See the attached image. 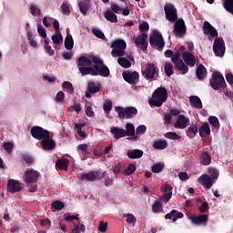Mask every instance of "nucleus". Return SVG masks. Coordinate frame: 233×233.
<instances>
[{
	"instance_id": "nucleus-1",
	"label": "nucleus",
	"mask_w": 233,
	"mask_h": 233,
	"mask_svg": "<svg viewBox=\"0 0 233 233\" xmlns=\"http://www.w3.org/2000/svg\"><path fill=\"white\" fill-rule=\"evenodd\" d=\"M167 99H168V91L166 87L160 86L153 92L152 98L149 99V105L159 107L163 106V103H167Z\"/></svg>"
},
{
	"instance_id": "nucleus-2",
	"label": "nucleus",
	"mask_w": 233,
	"mask_h": 233,
	"mask_svg": "<svg viewBox=\"0 0 233 233\" xmlns=\"http://www.w3.org/2000/svg\"><path fill=\"white\" fill-rule=\"evenodd\" d=\"M209 85L213 90L227 88V82H225V77L219 73V71H214L212 73Z\"/></svg>"
},
{
	"instance_id": "nucleus-3",
	"label": "nucleus",
	"mask_w": 233,
	"mask_h": 233,
	"mask_svg": "<svg viewBox=\"0 0 233 233\" xmlns=\"http://www.w3.org/2000/svg\"><path fill=\"white\" fill-rule=\"evenodd\" d=\"M115 110L117 112L119 119H132L137 116V108L135 106H116Z\"/></svg>"
},
{
	"instance_id": "nucleus-4",
	"label": "nucleus",
	"mask_w": 233,
	"mask_h": 233,
	"mask_svg": "<svg viewBox=\"0 0 233 233\" xmlns=\"http://www.w3.org/2000/svg\"><path fill=\"white\" fill-rule=\"evenodd\" d=\"M111 48H114L111 51L113 57H123L125 56V50L127 49V42L123 39L115 40L111 45Z\"/></svg>"
},
{
	"instance_id": "nucleus-5",
	"label": "nucleus",
	"mask_w": 233,
	"mask_h": 233,
	"mask_svg": "<svg viewBox=\"0 0 233 233\" xmlns=\"http://www.w3.org/2000/svg\"><path fill=\"white\" fill-rule=\"evenodd\" d=\"M149 45L153 48L163 50V48H165V39H163V35H161L159 31L154 30L153 35L149 37Z\"/></svg>"
},
{
	"instance_id": "nucleus-6",
	"label": "nucleus",
	"mask_w": 233,
	"mask_h": 233,
	"mask_svg": "<svg viewBox=\"0 0 233 233\" xmlns=\"http://www.w3.org/2000/svg\"><path fill=\"white\" fill-rule=\"evenodd\" d=\"M31 136L35 139L43 141L44 139H50V131H48L39 126H35V127H31Z\"/></svg>"
},
{
	"instance_id": "nucleus-7",
	"label": "nucleus",
	"mask_w": 233,
	"mask_h": 233,
	"mask_svg": "<svg viewBox=\"0 0 233 233\" xmlns=\"http://www.w3.org/2000/svg\"><path fill=\"white\" fill-rule=\"evenodd\" d=\"M213 52L217 57H223V56H225V40H223L222 37L215 39Z\"/></svg>"
},
{
	"instance_id": "nucleus-8",
	"label": "nucleus",
	"mask_w": 233,
	"mask_h": 233,
	"mask_svg": "<svg viewBox=\"0 0 233 233\" xmlns=\"http://www.w3.org/2000/svg\"><path fill=\"white\" fill-rule=\"evenodd\" d=\"M164 11L167 21H170V23H175V21H177V9H176L174 5L166 4L164 6Z\"/></svg>"
},
{
	"instance_id": "nucleus-9",
	"label": "nucleus",
	"mask_w": 233,
	"mask_h": 233,
	"mask_svg": "<svg viewBox=\"0 0 233 233\" xmlns=\"http://www.w3.org/2000/svg\"><path fill=\"white\" fill-rule=\"evenodd\" d=\"M173 34L176 35V37H183V35L187 34V25H185V20H183V18L176 21Z\"/></svg>"
},
{
	"instance_id": "nucleus-10",
	"label": "nucleus",
	"mask_w": 233,
	"mask_h": 233,
	"mask_svg": "<svg viewBox=\"0 0 233 233\" xmlns=\"http://www.w3.org/2000/svg\"><path fill=\"white\" fill-rule=\"evenodd\" d=\"M156 74H157V68H156V65L154 63H147L145 70L142 71V76H144L146 79H154V77H156Z\"/></svg>"
},
{
	"instance_id": "nucleus-11",
	"label": "nucleus",
	"mask_w": 233,
	"mask_h": 233,
	"mask_svg": "<svg viewBox=\"0 0 233 233\" xmlns=\"http://www.w3.org/2000/svg\"><path fill=\"white\" fill-rule=\"evenodd\" d=\"M122 76L124 80H126L127 83H129V85H137V83H139V73H137V71L124 72Z\"/></svg>"
},
{
	"instance_id": "nucleus-12",
	"label": "nucleus",
	"mask_w": 233,
	"mask_h": 233,
	"mask_svg": "<svg viewBox=\"0 0 233 233\" xmlns=\"http://www.w3.org/2000/svg\"><path fill=\"white\" fill-rule=\"evenodd\" d=\"M188 219L191 220L193 225H197L198 227L204 225L207 227V224L208 223V215H189Z\"/></svg>"
},
{
	"instance_id": "nucleus-13",
	"label": "nucleus",
	"mask_w": 233,
	"mask_h": 233,
	"mask_svg": "<svg viewBox=\"0 0 233 233\" xmlns=\"http://www.w3.org/2000/svg\"><path fill=\"white\" fill-rule=\"evenodd\" d=\"M147 39H148V35H147V33H142L135 39V44L143 52H146L148 48V41H147Z\"/></svg>"
},
{
	"instance_id": "nucleus-14",
	"label": "nucleus",
	"mask_w": 233,
	"mask_h": 233,
	"mask_svg": "<svg viewBox=\"0 0 233 233\" xmlns=\"http://www.w3.org/2000/svg\"><path fill=\"white\" fill-rule=\"evenodd\" d=\"M103 177H105V173L101 171H91L81 176L82 180L86 179L87 181H96V179H103Z\"/></svg>"
},
{
	"instance_id": "nucleus-15",
	"label": "nucleus",
	"mask_w": 233,
	"mask_h": 233,
	"mask_svg": "<svg viewBox=\"0 0 233 233\" xmlns=\"http://www.w3.org/2000/svg\"><path fill=\"white\" fill-rule=\"evenodd\" d=\"M101 90V85H96V82L89 81L87 83L86 91L85 93V96L87 99H90L92 97V94H97Z\"/></svg>"
},
{
	"instance_id": "nucleus-16",
	"label": "nucleus",
	"mask_w": 233,
	"mask_h": 233,
	"mask_svg": "<svg viewBox=\"0 0 233 233\" xmlns=\"http://www.w3.org/2000/svg\"><path fill=\"white\" fill-rule=\"evenodd\" d=\"M25 183H37L40 174L32 168H29L25 172Z\"/></svg>"
},
{
	"instance_id": "nucleus-17",
	"label": "nucleus",
	"mask_w": 233,
	"mask_h": 233,
	"mask_svg": "<svg viewBox=\"0 0 233 233\" xmlns=\"http://www.w3.org/2000/svg\"><path fill=\"white\" fill-rule=\"evenodd\" d=\"M203 32L205 35H210V37H218V30L216 27H213L210 22L205 21L203 24Z\"/></svg>"
},
{
	"instance_id": "nucleus-18",
	"label": "nucleus",
	"mask_w": 233,
	"mask_h": 233,
	"mask_svg": "<svg viewBox=\"0 0 233 233\" xmlns=\"http://www.w3.org/2000/svg\"><path fill=\"white\" fill-rule=\"evenodd\" d=\"M161 190L165 194L161 197V201H166V203H168L172 198V186H170L168 182H166V184L161 187Z\"/></svg>"
},
{
	"instance_id": "nucleus-19",
	"label": "nucleus",
	"mask_w": 233,
	"mask_h": 233,
	"mask_svg": "<svg viewBox=\"0 0 233 233\" xmlns=\"http://www.w3.org/2000/svg\"><path fill=\"white\" fill-rule=\"evenodd\" d=\"M7 190L11 194H15V192H21V183L15 179H9L7 183Z\"/></svg>"
},
{
	"instance_id": "nucleus-20",
	"label": "nucleus",
	"mask_w": 233,
	"mask_h": 233,
	"mask_svg": "<svg viewBox=\"0 0 233 233\" xmlns=\"http://www.w3.org/2000/svg\"><path fill=\"white\" fill-rule=\"evenodd\" d=\"M190 119H188L185 115H178L176 123L174 124L175 128H187L188 127Z\"/></svg>"
},
{
	"instance_id": "nucleus-21",
	"label": "nucleus",
	"mask_w": 233,
	"mask_h": 233,
	"mask_svg": "<svg viewBox=\"0 0 233 233\" xmlns=\"http://www.w3.org/2000/svg\"><path fill=\"white\" fill-rule=\"evenodd\" d=\"M182 59L187 66H196V56L192 53L183 52Z\"/></svg>"
},
{
	"instance_id": "nucleus-22",
	"label": "nucleus",
	"mask_w": 233,
	"mask_h": 233,
	"mask_svg": "<svg viewBox=\"0 0 233 233\" xmlns=\"http://www.w3.org/2000/svg\"><path fill=\"white\" fill-rule=\"evenodd\" d=\"M183 218H185V215L177 209H172L165 216V219H172L173 223H176L177 219H183Z\"/></svg>"
},
{
	"instance_id": "nucleus-23",
	"label": "nucleus",
	"mask_w": 233,
	"mask_h": 233,
	"mask_svg": "<svg viewBox=\"0 0 233 233\" xmlns=\"http://www.w3.org/2000/svg\"><path fill=\"white\" fill-rule=\"evenodd\" d=\"M198 183H200V185H203V187L208 189L212 188V185H214L212 177H208V175L207 174H203L201 177H199Z\"/></svg>"
},
{
	"instance_id": "nucleus-24",
	"label": "nucleus",
	"mask_w": 233,
	"mask_h": 233,
	"mask_svg": "<svg viewBox=\"0 0 233 233\" xmlns=\"http://www.w3.org/2000/svg\"><path fill=\"white\" fill-rule=\"evenodd\" d=\"M41 146L44 150H54L56 148V142H54L52 137L49 135V138H44L41 141Z\"/></svg>"
},
{
	"instance_id": "nucleus-25",
	"label": "nucleus",
	"mask_w": 233,
	"mask_h": 233,
	"mask_svg": "<svg viewBox=\"0 0 233 233\" xmlns=\"http://www.w3.org/2000/svg\"><path fill=\"white\" fill-rule=\"evenodd\" d=\"M94 69L97 72V76H101L102 77H108V76H110V69H108V66H105V64L101 66H94Z\"/></svg>"
},
{
	"instance_id": "nucleus-26",
	"label": "nucleus",
	"mask_w": 233,
	"mask_h": 233,
	"mask_svg": "<svg viewBox=\"0 0 233 233\" xmlns=\"http://www.w3.org/2000/svg\"><path fill=\"white\" fill-rule=\"evenodd\" d=\"M111 134L114 136V139H121V137H127L125 129L118 127H111Z\"/></svg>"
},
{
	"instance_id": "nucleus-27",
	"label": "nucleus",
	"mask_w": 233,
	"mask_h": 233,
	"mask_svg": "<svg viewBox=\"0 0 233 233\" xmlns=\"http://www.w3.org/2000/svg\"><path fill=\"white\" fill-rule=\"evenodd\" d=\"M189 102L193 108H198V110H201L203 108V103L201 102V98L198 96H189Z\"/></svg>"
},
{
	"instance_id": "nucleus-28",
	"label": "nucleus",
	"mask_w": 233,
	"mask_h": 233,
	"mask_svg": "<svg viewBox=\"0 0 233 233\" xmlns=\"http://www.w3.org/2000/svg\"><path fill=\"white\" fill-rule=\"evenodd\" d=\"M68 165H70V161L66 158L57 159L56 162V167L58 170H68Z\"/></svg>"
},
{
	"instance_id": "nucleus-29",
	"label": "nucleus",
	"mask_w": 233,
	"mask_h": 233,
	"mask_svg": "<svg viewBox=\"0 0 233 233\" xmlns=\"http://www.w3.org/2000/svg\"><path fill=\"white\" fill-rule=\"evenodd\" d=\"M78 70L82 76H97V71H96L94 67L80 66L78 67Z\"/></svg>"
},
{
	"instance_id": "nucleus-30",
	"label": "nucleus",
	"mask_w": 233,
	"mask_h": 233,
	"mask_svg": "<svg viewBox=\"0 0 233 233\" xmlns=\"http://www.w3.org/2000/svg\"><path fill=\"white\" fill-rule=\"evenodd\" d=\"M92 66V60L88 56H82L77 59V66Z\"/></svg>"
},
{
	"instance_id": "nucleus-31",
	"label": "nucleus",
	"mask_w": 233,
	"mask_h": 233,
	"mask_svg": "<svg viewBox=\"0 0 233 233\" xmlns=\"http://www.w3.org/2000/svg\"><path fill=\"white\" fill-rule=\"evenodd\" d=\"M127 157L129 159H140L143 157V150L141 149H133L127 152Z\"/></svg>"
},
{
	"instance_id": "nucleus-32",
	"label": "nucleus",
	"mask_w": 233,
	"mask_h": 233,
	"mask_svg": "<svg viewBox=\"0 0 233 233\" xmlns=\"http://www.w3.org/2000/svg\"><path fill=\"white\" fill-rule=\"evenodd\" d=\"M196 76L199 81H203L205 79V76H207V67L203 65H199L196 70Z\"/></svg>"
},
{
	"instance_id": "nucleus-33",
	"label": "nucleus",
	"mask_w": 233,
	"mask_h": 233,
	"mask_svg": "<svg viewBox=\"0 0 233 233\" xmlns=\"http://www.w3.org/2000/svg\"><path fill=\"white\" fill-rule=\"evenodd\" d=\"M200 137H205L206 136H210V126L208 123H204L198 129Z\"/></svg>"
},
{
	"instance_id": "nucleus-34",
	"label": "nucleus",
	"mask_w": 233,
	"mask_h": 233,
	"mask_svg": "<svg viewBox=\"0 0 233 233\" xmlns=\"http://www.w3.org/2000/svg\"><path fill=\"white\" fill-rule=\"evenodd\" d=\"M168 147V143L166 140H157L153 144V147L156 150H165Z\"/></svg>"
},
{
	"instance_id": "nucleus-35",
	"label": "nucleus",
	"mask_w": 233,
	"mask_h": 233,
	"mask_svg": "<svg viewBox=\"0 0 233 233\" xmlns=\"http://www.w3.org/2000/svg\"><path fill=\"white\" fill-rule=\"evenodd\" d=\"M85 123H76L75 124V129L76 130V134H78L79 137L82 138L86 137V132L82 131L83 128H85Z\"/></svg>"
},
{
	"instance_id": "nucleus-36",
	"label": "nucleus",
	"mask_w": 233,
	"mask_h": 233,
	"mask_svg": "<svg viewBox=\"0 0 233 233\" xmlns=\"http://www.w3.org/2000/svg\"><path fill=\"white\" fill-rule=\"evenodd\" d=\"M201 163L202 165H209L210 163H212V157H210V154L208 153V151H203L201 154Z\"/></svg>"
},
{
	"instance_id": "nucleus-37",
	"label": "nucleus",
	"mask_w": 233,
	"mask_h": 233,
	"mask_svg": "<svg viewBox=\"0 0 233 233\" xmlns=\"http://www.w3.org/2000/svg\"><path fill=\"white\" fill-rule=\"evenodd\" d=\"M104 16L107 21H110V23H117V15L111 10L106 11Z\"/></svg>"
},
{
	"instance_id": "nucleus-38",
	"label": "nucleus",
	"mask_w": 233,
	"mask_h": 233,
	"mask_svg": "<svg viewBox=\"0 0 233 233\" xmlns=\"http://www.w3.org/2000/svg\"><path fill=\"white\" fill-rule=\"evenodd\" d=\"M125 134H126V137L128 136H134L136 134V127H134V124L132 123L126 124Z\"/></svg>"
},
{
	"instance_id": "nucleus-39",
	"label": "nucleus",
	"mask_w": 233,
	"mask_h": 233,
	"mask_svg": "<svg viewBox=\"0 0 233 233\" xmlns=\"http://www.w3.org/2000/svg\"><path fill=\"white\" fill-rule=\"evenodd\" d=\"M65 48L66 50H72L74 48V38H72V35H67L65 39Z\"/></svg>"
},
{
	"instance_id": "nucleus-40",
	"label": "nucleus",
	"mask_w": 233,
	"mask_h": 233,
	"mask_svg": "<svg viewBox=\"0 0 233 233\" xmlns=\"http://www.w3.org/2000/svg\"><path fill=\"white\" fill-rule=\"evenodd\" d=\"M117 63L120 65V66H122V68H130V66H132V63L125 57L120 56L117 59Z\"/></svg>"
},
{
	"instance_id": "nucleus-41",
	"label": "nucleus",
	"mask_w": 233,
	"mask_h": 233,
	"mask_svg": "<svg viewBox=\"0 0 233 233\" xmlns=\"http://www.w3.org/2000/svg\"><path fill=\"white\" fill-rule=\"evenodd\" d=\"M199 130V126L198 124H191L187 130V134L189 136H196Z\"/></svg>"
},
{
	"instance_id": "nucleus-42",
	"label": "nucleus",
	"mask_w": 233,
	"mask_h": 233,
	"mask_svg": "<svg viewBox=\"0 0 233 233\" xmlns=\"http://www.w3.org/2000/svg\"><path fill=\"white\" fill-rule=\"evenodd\" d=\"M78 6L80 8V12L84 15H86V12H88V9L90 8V6L88 5V2L87 1L79 2Z\"/></svg>"
},
{
	"instance_id": "nucleus-43",
	"label": "nucleus",
	"mask_w": 233,
	"mask_h": 233,
	"mask_svg": "<svg viewBox=\"0 0 233 233\" xmlns=\"http://www.w3.org/2000/svg\"><path fill=\"white\" fill-rule=\"evenodd\" d=\"M137 168L136 167V165L134 164H129L127 167L123 171L124 176H132L134 172H136Z\"/></svg>"
},
{
	"instance_id": "nucleus-44",
	"label": "nucleus",
	"mask_w": 233,
	"mask_h": 233,
	"mask_svg": "<svg viewBox=\"0 0 233 233\" xmlns=\"http://www.w3.org/2000/svg\"><path fill=\"white\" fill-rule=\"evenodd\" d=\"M93 35H95V37H97L98 39H102L105 40L106 39V36H105V33H103V31H101L98 28H92L91 30Z\"/></svg>"
},
{
	"instance_id": "nucleus-45",
	"label": "nucleus",
	"mask_w": 233,
	"mask_h": 233,
	"mask_svg": "<svg viewBox=\"0 0 233 233\" xmlns=\"http://www.w3.org/2000/svg\"><path fill=\"white\" fill-rule=\"evenodd\" d=\"M223 6L227 12L233 15V0H225Z\"/></svg>"
},
{
	"instance_id": "nucleus-46",
	"label": "nucleus",
	"mask_w": 233,
	"mask_h": 233,
	"mask_svg": "<svg viewBox=\"0 0 233 233\" xmlns=\"http://www.w3.org/2000/svg\"><path fill=\"white\" fill-rule=\"evenodd\" d=\"M175 66L177 70L182 72V74H187L188 72V66L185 65L183 61L177 62Z\"/></svg>"
},
{
	"instance_id": "nucleus-47",
	"label": "nucleus",
	"mask_w": 233,
	"mask_h": 233,
	"mask_svg": "<svg viewBox=\"0 0 233 233\" xmlns=\"http://www.w3.org/2000/svg\"><path fill=\"white\" fill-rule=\"evenodd\" d=\"M165 74L170 77L174 74V66L170 63H166L164 66Z\"/></svg>"
},
{
	"instance_id": "nucleus-48",
	"label": "nucleus",
	"mask_w": 233,
	"mask_h": 233,
	"mask_svg": "<svg viewBox=\"0 0 233 233\" xmlns=\"http://www.w3.org/2000/svg\"><path fill=\"white\" fill-rule=\"evenodd\" d=\"M164 168H165V165H163L161 163L154 164L151 167V170H152L153 174H159V172H163Z\"/></svg>"
},
{
	"instance_id": "nucleus-49",
	"label": "nucleus",
	"mask_w": 233,
	"mask_h": 233,
	"mask_svg": "<svg viewBox=\"0 0 233 233\" xmlns=\"http://www.w3.org/2000/svg\"><path fill=\"white\" fill-rule=\"evenodd\" d=\"M165 137L172 141H179V139H181V136L177 135L176 132H167L165 134Z\"/></svg>"
},
{
	"instance_id": "nucleus-50",
	"label": "nucleus",
	"mask_w": 233,
	"mask_h": 233,
	"mask_svg": "<svg viewBox=\"0 0 233 233\" xmlns=\"http://www.w3.org/2000/svg\"><path fill=\"white\" fill-rule=\"evenodd\" d=\"M163 210V204L160 201H155V203L152 206V211L155 214H159Z\"/></svg>"
},
{
	"instance_id": "nucleus-51",
	"label": "nucleus",
	"mask_w": 233,
	"mask_h": 233,
	"mask_svg": "<svg viewBox=\"0 0 233 233\" xmlns=\"http://www.w3.org/2000/svg\"><path fill=\"white\" fill-rule=\"evenodd\" d=\"M208 122L209 124H211L212 127H214V128H216V130H219V119H218L217 116H209Z\"/></svg>"
},
{
	"instance_id": "nucleus-52",
	"label": "nucleus",
	"mask_w": 233,
	"mask_h": 233,
	"mask_svg": "<svg viewBox=\"0 0 233 233\" xmlns=\"http://www.w3.org/2000/svg\"><path fill=\"white\" fill-rule=\"evenodd\" d=\"M51 208H54L55 210H63V208H65V203L59 200L54 201L51 204Z\"/></svg>"
},
{
	"instance_id": "nucleus-53",
	"label": "nucleus",
	"mask_w": 233,
	"mask_h": 233,
	"mask_svg": "<svg viewBox=\"0 0 233 233\" xmlns=\"http://www.w3.org/2000/svg\"><path fill=\"white\" fill-rule=\"evenodd\" d=\"M54 45H61V42L63 41V35L61 33H57L56 35H53L51 37Z\"/></svg>"
},
{
	"instance_id": "nucleus-54",
	"label": "nucleus",
	"mask_w": 233,
	"mask_h": 233,
	"mask_svg": "<svg viewBox=\"0 0 233 233\" xmlns=\"http://www.w3.org/2000/svg\"><path fill=\"white\" fill-rule=\"evenodd\" d=\"M62 87L67 90L69 94H74V86L71 82L64 81L62 84Z\"/></svg>"
},
{
	"instance_id": "nucleus-55",
	"label": "nucleus",
	"mask_w": 233,
	"mask_h": 233,
	"mask_svg": "<svg viewBox=\"0 0 233 233\" xmlns=\"http://www.w3.org/2000/svg\"><path fill=\"white\" fill-rule=\"evenodd\" d=\"M208 173L210 174L212 180L218 179V177H219V171L214 167H210L208 169Z\"/></svg>"
},
{
	"instance_id": "nucleus-56",
	"label": "nucleus",
	"mask_w": 233,
	"mask_h": 233,
	"mask_svg": "<svg viewBox=\"0 0 233 233\" xmlns=\"http://www.w3.org/2000/svg\"><path fill=\"white\" fill-rule=\"evenodd\" d=\"M139 30L142 34H145V32L150 30V25L147 22H143L142 24H139Z\"/></svg>"
},
{
	"instance_id": "nucleus-57",
	"label": "nucleus",
	"mask_w": 233,
	"mask_h": 233,
	"mask_svg": "<svg viewBox=\"0 0 233 233\" xmlns=\"http://www.w3.org/2000/svg\"><path fill=\"white\" fill-rule=\"evenodd\" d=\"M55 101H56V103H63V101H65V93L63 91H59L56 94Z\"/></svg>"
},
{
	"instance_id": "nucleus-58",
	"label": "nucleus",
	"mask_w": 233,
	"mask_h": 233,
	"mask_svg": "<svg viewBox=\"0 0 233 233\" xmlns=\"http://www.w3.org/2000/svg\"><path fill=\"white\" fill-rule=\"evenodd\" d=\"M61 12L64 15H70V7L66 3H63L61 5Z\"/></svg>"
},
{
	"instance_id": "nucleus-59",
	"label": "nucleus",
	"mask_w": 233,
	"mask_h": 233,
	"mask_svg": "<svg viewBox=\"0 0 233 233\" xmlns=\"http://www.w3.org/2000/svg\"><path fill=\"white\" fill-rule=\"evenodd\" d=\"M103 109L105 112H110V110H112V101L106 100V102L103 104Z\"/></svg>"
},
{
	"instance_id": "nucleus-60",
	"label": "nucleus",
	"mask_w": 233,
	"mask_h": 233,
	"mask_svg": "<svg viewBox=\"0 0 233 233\" xmlns=\"http://www.w3.org/2000/svg\"><path fill=\"white\" fill-rule=\"evenodd\" d=\"M37 32L41 37L46 38V29L39 24L37 25Z\"/></svg>"
},
{
	"instance_id": "nucleus-61",
	"label": "nucleus",
	"mask_w": 233,
	"mask_h": 233,
	"mask_svg": "<svg viewBox=\"0 0 233 233\" xmlns=\"http://www.w3.org/2000/svg\"><path fill=\"white\" fill-rule=\"evenodd\" d=\"M4 149L5 150V152H7L8 154L12 153V151L14 150V144L10 143V142H5L4 144Z\"/></svg>"
},
{
	"instance_id": "nucleus-62",
	"label": "nucleus",
	"mask_w": 233,
	"mask_h": 233,
	"mask_svg": "<svg viewBox=\"0 0 233 233\" xmlns=\"http://www.w3.org/2000/svg\"><path fill=\"white\" fill-rule=\"evenodd\" d=\"M208 208H209L208 202H203L202 205L199 207L198 210L200 214H205V212H207Z\"/></svg>"
},
{
	"instance_id": "nucleus-63",
	"label": "nucleus",
	"mask_w": 233,
	"mask_h": 233,
	"mask_svg": "<svg viewBox=\"0 0 233 233\" xmlns=\"http://www.w3.org/2000/svg\"><path fill=\"white\" fill-rule=\"evenodd\" d=\"M124 218H127V223H136L137 221L136 217L133 214H126L124 215Z\"/></svg>"
},
{
	"instance_id": "nucleus-64",
	"label": "nucleus",
	"mask_w": 233,
	"mask_h": 233,
	"mask_svg": "<svg viewBox=\"0 0 233 233\" xmlns=\"http://www.w3.org/2000/svg\"><path fill=\"white\" fill-rule=\"evenodd\" d=\"M147 132V126L140 125L136 129V134H145Z\"/></svg>"
}]
</instances>
